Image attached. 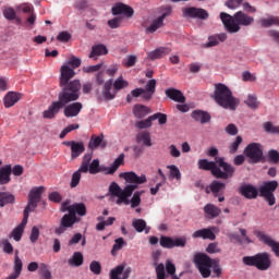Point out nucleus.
I'll return each mask as SVG.
<instances>
[{
  "label": "nucleus",
  "mask_w": 279,
  "mask_h": 279,
  "mask_svg": "<svg viewBox=\"0 0 279 279\" xmlns=\"http://www.w3.org/2000/svg\"><path fill=\"white\" fill-rule=\"evenodd\" d=\"M241 143H243V137H241V135H238L235 137V141L230 144L229 153L236 154V151H239V146L241 145Z\"/></svg>",
  "instance_id": "obj_51"
},
{
  "label": "nucleus",
  "mask_w": 279,
  "mask_h": 279,
  "mask_svg": "<svg viewBox=\"0 0 279 279\" xmlns=\"http://www.w3.org/2000/svg\"><path fill=\"white\" fill-rule=\"evenodd\" d=\"M268 162H270V165H279V151L276 149H270L268 150Z\"/></svg>",
  "instance_id": "obj_49"
},
{
  "label": "nucleus",
  "mask_w": 279,
  "mask_h": 279,
  "mask_svg": "<svg viewBox=\"0 0 279 279\" xmlns=\"http://www.w3.org/2000/svg\"><path fill=\"white\" fill-rule=\"evenodd\" d=\"M125 160V154H120L119 157L113 161L111 167L107 169V175H113L119 169L120 165H123Z\"/></svg>",
  "instance_id": "obj_36"
},
{
  "label": "nucleus",
  "mask_w": 279,
  "mask_h": 279,
  "mask_svg": "<svg viewBox=\"0 0 279 279\" xmlns=\"http://www.w3.org/2000/svg\"><path fill=\"white\" fill-rule=\"evenodd\" d=\"M16 196L10 192H0V208H4L8 204H14Z\"/></svg>",
  "instance_id": "obj_32"
},
{
  "label": "nucleus",
  "mask_w": 279,
  "mask_h": 279,
  "mask_svg": "<svg viewBox=\"0 0 279 279\" xmlns=\"http://www.w3.org/2000/svg\"><path fill=\"white\" fill-rule=\"evenodd\" d=\"M193 239H208L209 241H215V239H217V235H215V232H213V229L210 228H204V229H199L196 230L193 234H192Z\"/></svg>",
  "instance_id": "obj_21"
},
{
  "label": "nucleus",
  "mask_w": 279,
  "mask_h": 279,
  "mask_svg": "<svg viewBox=\"0 0 279 279\" xmlns=\"http://www.w3.org/2000/svg\"><path fill=\"white\" fill-rule=\"evenodd\" d=\"M264 130L268 134H279V126H275L271 122H265Z\"/></svg>",
  "instance_id": "obj_59"
},
{
  "label": "nucleus",
  "mask_w": 279,
  "mask_h": 279,
  "mask_svg": "<svg viewBox=\"0 0 279 279\" xmlns=\"http://www.w3.org/2000/svg\"><path fill=\"white\" fill-rule=\"evenodd\" d=\"M13 271L14 272L12 275L16 278H20L23 272V260L19 256L14 257Z\"/></svg>",
  "instance_id": "obj_41"
},
{
  "label": "nucleus",
  "mask_w": 279,
  "mask_h": 279,
  "mask_svg": "<svg viewBox=\"0 0 279 279\" xmlns=\"http://www.w3.org/2000/svg\"><path fill=\"white\" fill-rule=\"evenodd\" d=\"M120 178H123V180L130 184L122 190V196L126 199L128 197H132V193L138 189V184H145V182H147V177L145 174L138 177L136 172L133 171L122 172L120 173Z\"/></svg>",
  "instance_id": "obj_7"
},
{
  "label": "nucleus",
  "mask_w": 279,
  "mask_h": 279,
  "mask_svg": "<svg viewBox=\"0 0 279 279\" xmlns=\"http://www.w3.org/2000/svg\"><path fill=\"white\" fill-rule=\"evenodd\" d=\"M141 195H143V192H135L133 194V197L131 198V208H138L141 206Z\"/></svg>",
  "instance_id": "obj_56"
},
{
  "label": "nucleus",
  "mask_w": 279,
  "mask_h": 279,
  "mask_svg": "<svg viewBox=\"0 0 279 279\" xmlns=\"http://www.w3.org/2000/svg\"><path fill=\"white\" fill-rule=\"evenodd\" d=\"M254 234L256 238H258V241L264 243V245H268V247H271V251L275 253V256L279 258V242H276L269 234H266L264 231H254Z\"/></svg>",
  "instance_id": "obj_14"
},
{
  "label": "nucleus",
  "mask_w": 279,
  "mask_h": 279,
  "mask_svg": "<svg viewBox=\"0 0 279 279\" xmlns=\"http://www.w3.org/2000/svg\"><path fill=\"white\" fill-rule=\"evenodd\" d=\"M63 145H65V147H70L71 160L80 158L83 153L86 151V146H84V142L65 141L63 142Z\"/></svg>",
  "instance_id": "obj_15"
},
{
  "label": "nucleus",
  "mask_w": 279,
  "mask_h": 279,
  "mask_svg": "<svg viewBox=\"0 0 279 279\" xmlns=\"http://www.w3.org/2000/svg\"><path fill=\"white\" fill-rule=\"evenodd\" d=\"M239 193L246 199H256V197H258V189L252 184H244L240 186Z\"/></svg>",
  "instance_id": "obj_17"
},
{
  "label": "nucleus",
  "mask_w": 279,
  "mask_h": 279,
  "mask_svg": "<svg viewBox=\"0 0 279 279\" xmlns=\"http://www.w3.org/2000/svg\"><path fill=\"white\" fill-rule=\"evenodd\" d=\"M214 99L225 110H236L239 99L232 95V90L223 83L215 84Z\"/></svg>",
  "instance_id": "obj_5"
},
{
  "label": "nucleus",
  "mask_w": 279,
  "mask_h": 279,
  "mask_svg": "<svg viewBox=\"0 0 279 279\" xmlns=\"http://www.w3.org/2000/svg\"><path fill=\"white\" fill-rule=\"evenodd\" d=\"M2 14L7 21H15L16 25H21L22 20L16 15V11L12 7H7L3 9Z\"/></svg>",
  "instance_id": "obj_31"
},
{
  "label": "nucleus",
  "mask_w": 279,
  "mask_h": 279,
  "mask_svg": "<svg viewBox=\"0 0 279 279\" xmlns=\"http://www.w3.org/2000/svg\"><path fill=\"white\" fill-rule=\"evenodd\" d=\"M220 21H222V25L229 34H236L241 32V25L242 27H250V25L254 23V17L247 15L243 11H238L233 16L226 12H221Z\"/></svg>",
  "instance_id": "obj_3"
},
{
  "label": "nucleus",
  "mask_w": 279,
  "mask_h": 279,
  "mask_svg": "<svg viewBox=\"0 0 279 279\" xmlns=\"http://www.w3.org/2000/svg\"><path fill=\"white\" fill-rule=\"evenodd\" d=\"M245 104L248 106V108H252V110H256V108H258V98L256 95L250 94L245 100Z\"/></svg>",
  "instance_id": "obj_50"
},
{
  "label": "nucleus",
  "mask_w": 279,
  "mask_h": 279,
  "mask_svg": "<svg viewBox=\"0 0 279 279\" xmlns=\"http://www.w3.org/2000/svg\"><path fill=\"white\" fill-rule=\"evenodd\" d=\"M77 221V217H75L73 214H65L61 218L60 226L54 229V233L60 236V234H64L69 228H73Z\"/></svg>",
  "instance_id": "obj_11"
},
{
  "label": "nucleus",
  "mask_w": 279,
  "mask_h": 279,
  "mask_svg": "<svg viewBox=\"0 0 279 279\" xmlns=\"http://www.w3.org/2000/svg\"><path fill=\"white\" fill-rule=\"evenodd\" d=\"M21 97L22 95L15 92H9L5 96H4V106L7 108H12V106H14L15 104H19V101H21Z\"/></svg>",
  "instance_id": "obj_28"
},
{
  "label": "nucleus",
  "mask_w": 279,
  "mask_h": 279,
  "mask_svg": "<svg viewBox=\"0 0 279 279\" xmlns=\"http://www.w3.org/2000/svg\"><path fill=\"white\" fill-rule=\"evenodd\" d=\"M156 84H158L156 78L149 80L146 83V86L144 88V95L142 96L145 101H149L151 97H154V95L156 94Z\"/></svg>",
  "instance_id": "obj_22"
},
{
  "label": "nucleus",
  "mask_w": 279,
  "mask_h": 279,
  "mask_svg": "<svg viewBox=\"0 0 279 279\" xmlns=\"http://www.w3.org/2000/svg\"><path fill=\"white\" fill-rule=\"evenodd\" d=\"M10 175H12V166L11 165H7L3 166L2 168H0V184H10V181L12 180V178H10Z\"/></svg>",
  "instance_id": "obj_30"
},
{
  "label": "nucleus",
  "mask_w": 279,
  "mask_h": 279,
  "mask_svg": "<svg viewBox=\"0 0 279 279\" xmlns=\"http://www.w3.org/2000/svg\"><path fill=\"white\" fill-rule=\"evenodd\" d=\"M70 267H82L84 265V255L81 252H75L68 260Z\"/></svg>",
  "instance_id": "obj_35"
},
{
  "label": "nucleus",
  "mask_w": 279,
  "mask_h": 279,
  "mask_svg": "<svg viewBox=\"0 0 279 279\" xmlns=\"http://www.w3.org/2000/svg\"><path fill=\"white\" fill-rule=\"evenodd\" d=\"M109 193L113 197H121L123 195V189L117 184V182H112L109 186Z\"/></svg>",
  "instance_id": "obj_46"
},
{
  "label": "nucleus",
  "mask_w": 279,
  "mask_h": 279,
  "mask_svg": "<svg viewBox=\"0 0 279 279\" xmlns=\"http://www.w3.org/2000/svg\"><path fill=\"white\" fill-rule=\"evenodd\" d=\"M70 213L74 216L77 217H86V205L84 203H75L71 205Z\"/></svg>",
  "instance_id": "obj_34"
},
{
  "label": "nucleus",
  "mask_w": 279,
  "mask_h": 279,
  "mask_svg": "<svg viewBox=\"0 0 279 279\" xmlns=\"http://www.w3.org/2000/svg\"><path fill=\"white\" fill-rule=\"evenodd\" d=\"M137 58L134 54L129 56L126 59L122 60V66H124L125 69H132V66L136 65L137 62Z\"/></svg>",
  "instance_id": "obj_47"
},
{
  "label": "nucleus",
  "mask_w": 279,
  "mask_h": 279,
  "mask_svg": "<svg viewBox=\"0 0 279 279\" xmlns=\"http://www.w3.org/2000/svg\"><path fill=\"white\" fill-rule=\"evenodd\" d=\"M89 269L92 274H95V276H99V274H101V264L97 260H93L89 264Z\"/></svg>",
  "instance_id": "obj_61"
},
{
  "label": "nucleus",
  "mask_w": 279,
  "mask_h": 279,
  "mask_svg": "<svg viewBox=\"0 0 279 279\" xmlns=\"http://www.w3.org/2000/svg\"><path fill=\"white\" fill-rule=\"evenodd\" d=\"M98 147L101 149H106V147H108V142L104 140V134L90 136L88 148L93 150L97 149Z\"/></svg>",
  "instance_id": "obj_19"
},
{
  "label": "nucleus",
  "mask_w": 279,
  "mask_h": 279,
  "mask_svg": "<svg viewBox=\"0 0 279 279\" xmlns=\"http://www.w3.org/2000/svg\"><path fill=\"white\" fill-rule=\"evenodd\" d=\"M171 49L169 48H157L154 51L148 52L149 60H159V58H162V56H167V53H170Z\"/></svg>",
  "instance_id": "obj_38"
},
{
  "label": "nucleus",
  "mask_w": 279,
  "mask_h": 279,
  "mask_svg": "<svg viewBox=\"0 0 279 279\" xmlns=\"http://www.w3.org/2000/svg\"><path fill=\"white\" fill-rule=\"evenodd\" d=\"M43 193H45V187H34L31 190L28 194V202H33V204H40V199L43 197Z\"/></svg>",
  "instance_id": "obj_29"
},
{
  "label": "nucleus",
  "mask_w": 279,
  "mask_h": 279,
  "mask_svg": "<svg viewBox=\"0 0 279 279\" xmlns=\"http://www.w3.org/2000/svg\"><path fill=\"white\" fill-rule=\"evenodd\" d=\"M244 156L248 158L252 165H258L263 160V145L259 143H251L244 148Z\"/></svg>",
  "instance_id": "obj_10"
},
{
  "label": "nucleus",
  "mask_w": 279,
  "mask_h": 279,
  "mask_svg": "<svg viewBox=\"0 0 279 279\" xmlns=\"http://www.w3.org/2000/svg\"><path fill=\"white\" fill-rule=\"evenodd\" d=\"M23 229L16 227L15 229L12 230L9 236L10 239H14V241H21V239H23Z\"/></svg>",
  "instance_id": "obj_62"
},
{
  "label": "nucleus",
  "mask_w": 279,
  "mask_h": 279,
  "mask_svg": "<svg viewBox=\"0 0 279 279\" xmlns=\"http://www.w3.org/2000/svg\"><path fill=\"white\" fill-rule=\"evenodd\" d=\"M64 117H66L68 119H71L73 117H77V114H80V112H82V109L84 108V106L82 105V102H73L71 105H64Z\"/></svg>",
  "instance_id": "obj_18"
},
{
  "label": "nucleus",
  "mask_w": 279,
  "mask_h": 279,
  "mask_svg": "<svg viewBox=\"0 0 279 279\" xmlns=\"http://www.w3.org/2000/svg\"><path fill=\"white\" fill-rule=\"evenodd\" d=\"M73 77H75V70L71 69L69 65H62L60 77L61 92L58 95L59 100L52 101L48 109L43 112L44 119H56V114H58L64 106L80 99L82 84L77 80L71 82Z\"/></svg>",
  "instance_id": "obj_1"
},
{
  "label": "nucleus",
  "mask_w": 279,
  "mask_h": 279,
  "mask_svg": "<svg viewBox=\"0 0 279 279\" xmlns=\"http://www.w3.org/2000/svg\"><path fill=\"white\" fill-rule=\"evenodd\" d=\"M156 276H157V279L167 278V272L165 271V264H158L156 266Z\"/></svg>",
  "instance_id": "obj_63"
},
{
  "label": "nucleus",
  "mask_w": 279,
  "mask_h": 279,
  "mask_svg": "<svg viewBox=\"0 0 279 279\" xmlns=\"http://www.w3.org/2000/svg\"><path fill=\"white\" fill-rule=\"evenodd\" d=\"M198 169L210 171L211 175L217 180H230V178H234V172L236 171L232 165L226 162L223 157H216L215 161L201 159L198 160Z\"/></svg>",
  "instance_id": "obj_2"
},
{
  "label": "nucleus",
  "mask_w": 279,
  "mask_h": 279,
  "mask_svg": "<svg viewBox=\"0 0 279 279\" xmlns=\"http://www.w3.org/2000/svg\"><path fill=\"white\" fill-rule=\"evenodd\" d=\"M205 217L207 219H217L221 215V208L217 207L215 204H207L203 208Z\"/></svg>",
  "instance_id": "obj_24"
},
{
  "label": "nucleus",
  "mask_w": 279,
  "mask_h": 279,
  "mask_svg": "<svg viewBox=\"0 0 279 279\" xmlns=\"http://www.w3.org/2000/svg\"><path fill=\"white\" fill-rule=\"evenodd\" d=\"M160 27H165V20L161 17H157L146 28V34H154L156 31L160 29Z\"/></svg>",
  "instance_id": "obj_39"
},
{
  "label": "nucleus",
  "mask_w": 279,
  "mask_h": 279,
  "mask_svg": "<svg viewBox=\"0 0 279 279\" xmlns=\"http://www.w3.org/2000/svg\"><path fill=\"white\" fill-rule=\"evenodd\" d=\"M128 86H130V83L123 80V76L118 77L114 82L110 78L104 84L102 97H105L106 101H112L117 97V92L123 90Z\"/></svg>",
  "instance_id": "obj_8"
},
{
  "label": "nucleus",
  "mask_w": 279,
  "mask_h": 279,
  "mask_svg": "<svg viewBox=\"0 0 279 279\" xmlns=\"http://www.w3.org/2000/svg\"><path fill=\"white\" fill-rule=\"evenodd\" d=\"M39 276L41 279H51V270H49V265L45 263L39 264V270H38Z\"/></svg>",
  "instance_id": "obj_42"
},
{
  "label": "nucleus",
  "mask_w": 279,
  "mask_h": 279,
  "mask_svg": "<svg viewBox=\"0 0 279 279\" xmlns=\"http://www.w3.org/2000/svg\"><path fill=\"white\" fill-rule=\"evenodd\" d=\"M153 121L151 116H149L147 119L136 122V128L138 130H147V128H151Z\"/></svg>",
  "instance_id": "obj_53"
},
{
  "label": "nucleus",
  "mask_w": 279,
  "mask_h": 279,
  "mask_svg": "<svg viewBox=\"0 0 279 279\" xmlns=\"http://www.w3.org/2000/svg\"><path fill=\"white\" fill-rule=\"evenodd\" d=\"M132 226L136 232L149 234V228H147V222L144 219H134Z\"/></svg>",
  "instance_id": "obj_37"
},
{
  "label": "nucleus",
  "mask_w": 279,
  "mask_h": 279,
  "mask_svg": "<svg viewBox=\"0 0 279 279\" xmlns=\"http://www.w3.org/2000/svg\"><path fill=\"white\" fill-rule=\"evenodd\" d=\"M158 119L159 125H165L167 123V114L162 112H157L151 116V120L156 121Z\"/></svg>",
  "instance_id": "obj_58"
},
{
  "label": "nucleus",
  "mask_w": 279,
  "mask_h": 279,
  "mask_svg": "<svg viewBox=\"0 0 279 279\" xmlns=\"http://www.w3.org/2000/svg\"><path fill=\"white\" fill-rule=\"evenodd\" d=\"M182 12L185 19H201V21H206V19L210 16V14H208V11L196 7L184 8Z\"/></svg>",
  "instance_id": "obj_13"
},
{
  "label": "nucleus",
  "mask_w": 279,
  "mask_h": 279,
  "mask_svg": "<svg viewBox=\"0 0 279 279\" xmlns=\"http://www.w3.org/2000/svg\"><path fill=\"white\" fill-rule=\"evenodd\" d=\"M259 24L263 26V27H271V25H277V27H279V17L278 16H269L267 19H262L259 20Z\"/></svg>",
  "instance_id": "obj_40"
},
{
  "label": "nucleus",
  "mask_w": 279,
  "mask_h": 279,
  "mask_svg": "<svg viewBox=\"0 0 279 279\" xmlns=\"http://www.w3.org/2000/svg\"><path fill=\"white\" fill-rule=\"evenodd\" d=\"M150 110L149 107L144 105H135L133 107V114L136 119H144V117H147L149 114Z\"/></svg>",
  "instance_id": "obj_33"
},
{
  "label": "nucleus",
  "mask_w": 279,
  "mask_h": 279,
  "mask_svg": "<svg viewBox=\"0 0 279 279\" xmlns=\"http://www.w3.org/2000/svg\"><path fill=\"white\" fill-rule=\"evenodd\" d=\"M192 119H194V121H197L198 123H210V113H208V111H204V110H194L191 114Z\"/></svg>",
  "instance_id": "obj_26"
},
{
  "label": "nucleus",
  "mask_w": 279,
  "mask_h": 279,
  "mask_svg": "<svg viewBox=\"0 0 279 279\" xmlns=\"http://www.w3.org/2000/svg\"><path fill=\"white\" fill-rule=\"evenodd\" d=\"M111 14L113 16H123L124 19H132V16H134V9L123 2H117L111 8Z\"/></svg>",
  "instance_id": "obj_12"
},
{
  "label": "nucleus",
  "mask_w": 279,
  "mask_h": 279,
  "mask_svg": "<svg viewBox=\"0 0 279 279\" xmlns=\"http://www.w3.org/2000/svg\"><path fill=\"white\" fill-rule=\"evenodd\" d=\"M132 274V268H126L123 265H119L111 269L109 274L110 279H128L130 278V275Z\"/></svg>",
  "instance_id": "obj_16"
},
{
  "label": "nucleus",
  "mask_w": 279,
  "mask_h": 279,
  "mask_svg": "<svg viewBox=\"0 0 279 279\" xmlns=\"http://www.w3.org/2000/svg\"><path fill=\"white\" fill-rule=\"evenodd\" d=\"M226 40H228V35L226 33L213 35L208 37V41L206 43L205 47H217L219 43H226Z\"/></svg>",
  "instance_id": "obj_27"
},
{
  "label": "nucleus",
  "mask_w": 279,
  "mask_h": 279,
  "mask_svg": "<svg viewBox=\"0 0 279 279\" xmlns=\"http://www.w3.org/2000/svg\"><path fill=\"white\" fill-rule=\"evenodd\" d=\"M226 191V183L214 180L209 187L206 189V193H213L214 197H219V194L223 193Z\"/></svg>",
  "instance_id": "obj_20"
},
{
  "label": "nucleus",
  "mask_w": 279,
  "mask_h": 279,
  "mask_svg": "<svg viewBox=\"0 0 279 279\" xmlns=\"http://www.w3.org/2000/svg\"><path fill=\"white\" fill-rule=\"evenodd\" d=\"M194 263L203 278H210L213 272L217 278L221 277L222 270L219 258L213 259L205 253H197L194 255Z\"/></svg>",
  "instance_id": "obj_4"
},
{
  "label": "nucleus",
  "mask_w": 279,
  "mask_h": 279,
  "mask_svg": "<svg viewBox=\"0 0 279 279\" xmlns=\"http://www.w3.org/2000/svg\"><path fill=\"white\" fill-rule=\"evenodd\" d=\"M207 254H221V250L219 247V244L217 242L209 243L206 248Z\"/></svg>",
  "instance_id": "obj_60"
},
{
  "label": "nucleus",
  "mask_w": 279,
  "mask_h": 279,
  "mask_svg": "<svg viewBox=\"0 0 279 279\" xmlns=\"http://www.w3.org/2000/svg\"><path fill=\"white\" fill-rule=\"evenodd\" d=\"M99 56H108V48L104 44L94 45L88 58L97 60Z\"/></svg>",
  "instance_id": "obj_25"
},
{
  "label": "nucleus",
  "mask_w": 279,
  "mask_h": 279,
  "mask_svg": "<svg viewBox=\"0 0 279 279\" xmlns=\"http://www.w3.org/2000/svg\"><path fill=\"white\" fill-rule=\"evenodd\" d=\"M123 245H125V240H123V238L116 239L111 250V254L114 256L116 252H119V250H123Z\"/></svg>",
  "instance_id": "obj_54"
},
{
  "label": "nucleus",
  "mask_w": 279,
  "mask_h": 279,
  "mask_svg": "<svg viewBox=\"0 0 279 279\" xmlns=\"http://www.w3.org/2000/svg\"><path fill=\"white\" fill-rule=\"evenodd\" d=\"M90 160H93V154H85L81 163V167L78 168L80 171L83 173H88V167L90 165Z\"/></svg>",
  "instance_id": "obj_43"
},
{
  "label": "nucleus",
  "mask_w": 279,
  "mask_h": 279,
  "mask_svg": "<svg viewBox=\"0 0 279 279\" xmlns=\"http://www.w3.org/2000/svg\"><path fill=\"white\" fill-rule=\"evenodd\" d=\"M278 189V181H267L259 186V197H264L268 205L274 206L276 204V190Z\"/></svg>",
  "instance_id": "obj_9"
},
{
  "label": "nucleus",
  "mask_w": 279,
  "mask_h": 279,
  "mask_svg": "<svg viewBox=\"0 0 279 279\" xmlns=\"http://www.w3.org/2000/svg\"><path fill=\"white\" fill-rule=\"evenodd\" d=\"M159 244L165 250H173V239L171 236L161 235Z\"/></svg>",
  "instance_id": "obj_45"
},
{
  "label": "nucleus",
  "mask_w": 279,
  "mask_h": 279,
  "mask_svg": "<svg viewBox=\"0 0 279 279\" xmlns=\"http://www.w3.org/2000/svg\"><path fill=\"white\" fill-rule=\"evenodd\" d=\"M166 95L169 97V99H172V101H177V104H185L186 97H184V94L175 88H168L166 89Z\"/></svg>",
  "instance_id": "obj_23"
},
{
  "label": "nucleus",
  "mask_w": 279,
  "mask_h": 279,
  "mask_svg": "<svg viewBox=\"0 0 279 279\" xmlns=\"http://www.w3.org/2000/svg\"><path fill=\"white\" fill-rule=\"evenodd\" d=\"M121 23H123V19L122 17H113L111 20H108L107 25L111 29H119V27H121Z\"/></svg>",
  "instance_id": "obj_55"
},
{
  "label": "nucleus",
  "mask_w": 279,
  "mask_h": 279,
  "mask_svg": "<svg viewBox=\"0 0 279 279\" xmlns=\"http://www.w3.org/2000/svg\"><path fill=\"white\" fill-rule=\"evenodd\" d=\"M168 169H170V178H172V180H182L180 168H178L175 165H171L168 166Z\"/></svg>",
  "instance_id": "obj_52"
},
{
  "label": "nucleus",
  "mask_w": 279,
  "mask_h": 279,
  "mask_svg": "<svg viewBox=\"0 0 279 279\" xmlns=\"http://www.w3.org/2000/svg\"><path fill=\"white\" fill-rule=\"evenodd\" d=\"M242 263L246 265V267H255L258 271H267L271 269V255L267 252H263L253 256H244Z\"/></svg>",
  "instance_id": "obj_6"
},
{
  "label": "nucleus",
  "mask_w": 279,
  "mask_h": 279,
  "mask_svg": "<svg viewBox=\"0 0 279 279\" xmlns=\"http://www.w3.org/2000/svg\"><path fill=\"white\" fill-rule=\"evenodd\" d=\"M137 138L146 147H151V135H149V132H142V133H140Z\"/></svg>",
  "instance_id": "obj_48"
},
{
  "label": "nucleus",
  "mask_w": 279,
  "mask_h": 279,
  "mask_svg": "<svg viewBox=\"0 0 279 279\" xmlns=\"http://www.w3.org/2000/svg\"><path fill=\"white\" fill-rule=\"evenodd\" d=\"M88 171L92 175H95L99 173V159H94L89 166H88Z\"/></svg>",
  "instance_id": "obj_57"
},
{
  "label": "nucleus",
  "mask_w": 279,
  "mask_h": 279,
  "mask_svg": "<svg viewBox=\"0 0 279 279\" xmlns=\"http://www.w3.org/2000/svg\"><path fill=\"white\" fill-rule=\"evenodd\" d=\"M57 40L59 43H69V40H71V33H69L68 31L59 33V35L57 36Z\"/></svg>",
  "instance_id": "obj_64"
},
{
  "label": "nucleus",
  "mask_w": 279,
  "mask_h": 279,
  "mask_svg": "<svg viewBox=\"0 0 279 279\" xmlns=\"http://www.w3.org/2000/svg\"><path fill=\"white\" fill-rule=\"evenodd\" d=\"M82 173H84L83 171L76 170L71 178V182H70V187L71 189H76L80 185V181L82 180Z\"/></svg>",
  "instance_id": "obj_44"
}]
</instances>
